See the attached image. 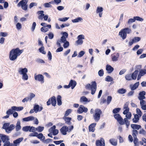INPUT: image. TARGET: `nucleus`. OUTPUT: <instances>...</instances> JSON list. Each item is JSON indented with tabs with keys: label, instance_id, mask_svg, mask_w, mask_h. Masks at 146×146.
Returning a JSON list of instances; mask_svg holds the SVG:
<instances>
[{
	"label": "nucleus",
	"instance_id": "obj_1",
	"mask_svg": "<svg viewBox=\"0 0 146 146\" xmlns=\"http://www.w3.org/2000/svg\"><path fill=\"white\" fill-rule=\"evenodd\" d=\"M22 53V50H20L18 48L12 50L9 53L10 60L11 61H15Z\"/></svg>",
	"mask_w": 146,
	"mask_h": 146
},
{
	"label": "nucleus",
	"instance_id": "obj_2",
	"mask_svg": "<svg viewBox=\"0 0 146 146\" xmlns=\"http://www.w3.org/2000/svg\"><path fill=\"white\" fill-rule=\"evenodd\" d=\"M85 88L87 89H90L91 91V94L94 95L97 89L96 83L95 81L92 82L91 84H87Z\"/></svg>",
	"mask_w": 146,
	"mask_h": 146
},
{
	"label": "nucleus",
	"instance_id": "obj_3",
	"mask_svg": "<svg viewBox=\"0 0 146 146\" xmlns=\"http://www.w3.org/2000/svg\"><path fill=\"white\" fill-rule=\"evenodd\" d=\"M15 125L13 124L10 125L9 123H5L3 125L2 128L5 129V132L7 133H9L14 129Z\"/></svg>",
	"mask_w": 146,
	"mask_h": 146
},
{
	"label": "nucleus",
	"instance_id": "obj_4",
	"mask_svg": "<svg viewBox=\"0 0 146 146\" xmlns=\"http://www.w3.org/2000/svg\"><path fill=\"white\" fill-rule=\"evenodd\" d=\"M73 128V125H71L69 128L66 126H64L61 128L60 131L62 135H65L67 134V132H70Z\"/></svg>",
	"mask_w": 146,
	"mask_h": 146
},
{
	"label": "nucleus",
	"instance_id": "obj_5",
	"mask_svg": "<svg viewBox=\"0 0 146 146\" xmlns=\"http://www.w3.org/2000/svg\"><path fill=\"white\" fill-rule=\"evenodd\" d=\"M102 113V111L99 109H97L95 110L94 113L93 115V117L95 122H97L99 121Z\"/></svg>",
	"mask_w": 146,
	"mask_h": 146
},
{
	"label": "nucleus",
	"instance_id": "obj_6",
	"mask_svg": "<svg viewBox=\"0 0 146 146\" xmlns=\"http://www.w3.org/2000/svg\"><path fill=\"white\" fill-rule=\"evenodd\" d=\"M33 120H34L35 124L36 125L38 124V119L33 116H30L22 119L23 122L29 121Z\"/></svg>",
	"mask_w": 146,
	"mask_h": 146
},
{
	"label": "nucleus",
	"instance_id": "obj_7",
	"mask_svg": "<svg viewBox=\"0 0 146 146\" xmlns=\"http://www.w3.org/2000/svg\"><path fill=\"white\" fill-rule=\"evenodd\" d=\"M15 128L16 131V132L15 133V135L16 136L20 135L21 134L20 131L21 129V121L19 119L17 121Z\"/></svg>",
	"mask_w": 146,
	"mask_h": 146
},
{
	"label": "nucleus",
	"instance_id": "obj_8",
	"mask_svg": "<svg viewBox=\"0 0 146 146\" xmlns=\"http://www.w3.org/2000/svg\"><path fill=\"white\" fill-rule=\"evenodd\" d=\"M125 115L126 118L124 119L123 121L125 124L127 128H128L130 125V122L128 120L131 119L132 115L131 113L129 111Z\"/></svg>",
	"mask_w": 146,
	"mask_h": 146
},
{
	"label": "nucleus",
	"instance_id": "obj_9",
	"mask_svg": "<svg viewBox=\"0 0 146 146\" xmlns=\"http://www.w3.org/2000/svg\"><path fill=\"white\" fill-rule=\"evenodd\" d=\"M28 0H22L21 1L17 4L18 7L21 6L22 9L26 10L27 9V4Z\"/></svg>",
	"mask_w": 146,
	"mask_h": 146
},
{
	"label": "nucleus",
	"instance_id": "obj_10",
	"mask_svg": "<svg viewBox=\"0 0 146 146\" xmlns=\"http://www.w3.org/2000/svg\"><path fill=\"white\" fill-rule=\"evenodd\" d=\"M113 116L117 120V121L120 125H123L125 124L123 119L119 114H115L113 115Z\"/></svg>",
	"mask_w": 146,
	"mask_h": 146
},
{
	"label": "nucleus",
	"instance_id": "obj_11",
	"mask_svg": "<svg viewBox=\"0 0 146 146\" xmlns=\"http://www.w3.org/2000/svg\"><path fill=\"white\" fill-rule=\"evenodd\" d=\"M88 110V109L85 107L83 105H81L80 106L77 110V112L79 113H81L83 112L86 113Z\"/></svg>",
	"mask_w": 146,
	"mask_h": 146
},
{
	"label": "nucleus",
	"instance_id": "obj_12",
	"mask_svg": "<svg viewBox=\"0 0 146 146\" xmlns=\"http://www.w3.org/2000/svg\"><path fill=\"white\" fill-rule=\"evenodd\" d=\"M35 79L36 80L40 82L41 84L43 83L44 82V77L41 74H39L37 75L35 74Z\"/></svg>",
	"mask_w": 146,
	"mask_h": 146
},
{
	"label": "nucleus",
	"instance_id": "obj_13",
	"mask_svg": "<svg viewBox=\"0 0 146 146\" xmlns=\"http://www.w3.org/2000/svg\"><path fill=\"white\" fill-rule=\"evenodd\" d=\"M78 40L76 41V43L78 45H81L82 44L83 41L82 39H84V36L83 35H80L77 37Z\"/></svg>",
	"mask_w": 146,
	"mask_h": 146
},
{
	"label": "nucleus",
	"instance_id": "obj_14",
	"mask_svg": "<svg viewBox=\"0 0 146 146\" xmlns=\"http://www.w3.org/2000/svg\"><path fill=\"white\" fill-rule=\"evenodd\" d=\"M23 137H21L13 141V143H12L13 146H17L19 145L20 143L23 140Z\"/></svg>",
	"mask_w": 146,
	"mask_h": 146
},
{
	"label": "nucleus",
	"instance_id": "obj_15",
	"mask_svg": "<svg viewBox=\"0 0 146 146\" xmlns=\"http://www.w3.org/2000/svg\"><path fill=\"white\" fill-rule=\"evenodd\" d=\"M97 146H105L104 140L103 138H101L100 140H97L96 141Z\"/></svg>",
	"mask_w": 146,
	"mask_h": 146
},
{
	"label": "nucleus",
	"instance_id": "obj_16",
	"mask_svg": "<svg viewBox=\"0 0 146 146\" xmlns=\"http://www.w3.org/2000/svg\"><path fill=\"white\" fill-rule=\"evenodd\" d=\"M61 37L60 41L64 43L67 41L66 38L68 37V34L66 32H64L63 33Z\"/></svg>",
	"mask_w": 146,
	"mask_h": 146
},
{
	"label": "nucleus",
	"instance_id": "obj_17",
	"mask_svg": "<svg viewBox=\"0 0 146 146\" xmlns=\"http://www.w3.org/2000/svg\"><path fill=\"white\" fill-rule=\"evenodd\" d=\"M141 40V38L139 37H134L131 40H130L129 42V45L131 46L134 43H136L138 42Z\"/></svg>",
	"mask_w": 146,
	"mask_h": 146
},
{
	"label": "nucleus",
	"instance_id": "obj_18",
	"mask_svg": "<svg viewBox=\"0 0 146 146\" xmlns=\"http://www.w3.org/2000/svg\"><path fill=\"white\" fill-rule=\"evenodd\" d=\"M146 74V70L143 69L140 70L139 74L138 75L137 80H139L141 76H143Z\"/></svg>",
	"mask_w": 146,
	"mask_h": 146
},
{
	"label": "nucleus",
	"instance_id": "obj_19",
	"mask_svg": "<svg viewBox=\"0 0 146 146\" xmlns=\"http://www.w3.org/2000/svg\"><path fill=\"white\" fill-rule=\"evenodd\" d=\"M119 56V54L118 53H116L115 54H112L111 55V60L113 62H116L118 60V58Z\"/></svg>",
	"mask_w": 146,
	"mask_h": 146
},
{
	"label": "nucleus",
	"instance_id": "obj_20",
	"mask_svg": "<svg viewBox=\"0 0 146 146\" xmlns=\"http://www.w3.org/2000/svg\"><path fill=\"white\" fill-rule=\"evenodd\" d=\"M129 104V102H126L124 105L123 109H125L124 111L123 112V113L125 115L129 111V109L128 107Z\"/></svg>",
	"mask_w": 146,
	"mask_h": 146
},
{
	"label": "nucleus",
	"instance_id": "obj_21",
	"mask_svg": "<svg viewBox=\"0 0 146 146\" xmlns=\"http://www.w3.org/2000/svg\"><path fill=\"white\" fill-rule=\"evenodd\" d=\"M18 72L19 74L21 75H23L27 73L28 72V70L27 68H20L18 70Z\"/></svg>",
	"mask_w": 146,
	"mask_h": 146
},
{
	"label": "nucleus",
	"instance_id": "obj_22",
	"mask_svg": "<svg viewBox=\"0 0 146 146\" xmlns=\"http://www.w3.org/2000/svg\"><path fill=\"white\" fill-rule=\"evenodd\" d=\"M90 101V99H88L84 96L81 97L80 99V102L84 104H86L87 102H89Z\"/></svg>",
	"mask_w": 146,
	"mask_h": 146
},
{
	"label": "nucleus",
	"instance_id": "obj_23",
	"mask_svg": "<svg viewBox=\"0 0 146 146\" xmlns=\"http://www.w3.org/2000/svg\"><path fill=\"white\" fill-rule=\"evenodd\" d=\"M119 35L123 39H125L127 36V34L124 31L123 29H122L121 31L119 32Z\"/></svg>",
	"mask_w": 146,
	"mask_h": 146
},
{
	"label": "nucleus",
	"instance_id": "obj_24",
	"mask_svg": "<svg viewBox=\"0 0 146 146\" xmlns=\"http://www.w3.org/2000/svg\"><path fill=\"white\" fill-rule=\"evenodd\" d=\"M34 110L36 113L38 111H40L42 110L43 109L42 106H39L38 105H35L34 106Z\"/></svg>",
	"mask_w": 146,
	"mask_h": 146
},
{
	"label": "nucleus",
	"instance_id": "obj_25",
	"mask_svg": "<svg viewBox=\"0 0 146 146\" xmlns=\"http://www.w3.org/2000/svg\"><path fill=\"white\" fill-rule=\"evenodd\" d=\"M146 93L144 91H142L140 92L139 94L138 98L139 99H145V96Z\"/></svg>",
	"mask_w": 146,
	"mask_h": 146
},
{
	"label": "nucleus",
	"instance_id": "obj_26",
	"mask_svg": "<svg viewBox=\"0 0 146 146\" xmlns=\"http://www.w3.org/2000/svg\"><path fill=\"white\" fill-rule=\"evenodd\" d=\"M0 137L3 142H5L6 141H8L9 140L8 136L4 135L2 134H0Z\"/></svg>",
	"mask_w": 146,
	"mask_h": 146
},
{
	"label": "nucleus",
	"instance_id": "obj_27",
	"mask_svg": "<svg viewBox=\"0 0 146 146\" xmlns=\"http://www.w3.org/2000/svg\"><path fill=\"white\" fill-rule=\"evenodd\" d=\"M96 123H93L91 124L89 127V131L93 132L94 131L95 129L94 127H95Z\"/></svg>",
	"mask_w": 146,
	"mask_h": 146
},
{
	"label": "nucleus",
	"instance_id": "obj_28",
	"mask_svg": "<svg viewBox=\"0 0 146 146\" xmlns=\"http://www.w3.org/2000/svg\"><path fill=\"white\" fill-rule=\"evenodd\" d=\"M44 11H38L37 12V13L39 15L38 18L40 20H42L43 19V17L44 16Z\"/></svg>",
	"mask_w": 146,
	"mask_h": 146
},
{
	"label": "nucleus",
	"instance_id": "obj_29",
	"mask_svg": "<svg viewBox=\"0 0 146 146\" xmlns=\"http://www.w3.org/2000/svg\"><path fill=\"white\" fill-rule=\"evenodd\" d=\"M106 70L109 73H111L113 70V68L109 65H107L106 68Z\"/></svg>",
	"mask_w": 146,
	"mask_h": 146
},
{
	"label": "nucleus",
	"instance_id": "obj_30",
	"mask_svg": "<svg viewBox=\"0 0 146 146\" xmlns=\"http://www.w3.org/2000/svg\"><path fill=\"white\" fill-rule=\"evenodd\" d=\"M109 142L113 146H116L117 144V140L115 139L111 138L109 140Z\"/></svg>",
	"mask_w": 146,
	"mask_h": 146
},
{
	"label": "nucleus",
	"instance_id": "obj_31",
	"mask_svg": "<svg viewBox=\"0 0 146 146\" xmlns=\"http://www.w3.org/2000/svg\"><path fill=\"white\" fill-rule=\"evenodd\" d=\"M69 85L70 87H71L72 89H73L76 84V82L75 81H73L72 80H71L69 83Z\"/></svg>",
	"mask_w": 146,
	"mask_h": 146
},
{
	"label": "nucleus",
	"instance_id": "obj_32",
	"mask_svg": "<svg viewBox=\"0 0 146 146\" xmlns=\"http://www.w3.org/2000/svg\"><path fill=\"white\" fill-rule=\"evenodd\" d=\"M139 82H137L135 83L133 85H130V88L131 90H135L136 88H137L139 85Z\"/></svg>",
	"mask_w": 146,
	"mask_h": 146
},
{
	"label": "nucleus",
	"instance_id": "obj_33",
	"mask_svg": "<svg viewBox=\"0 0 146 146\" xmlns=\"http://www.w3.org/2000/svg\"><path fill=\"white\" fill-rule=\"evenodd\" d=\"M64 120L65 121V123L67 124L68 125H70L72 123L70 121L71 120V118L69 117H64Z\"/></svg>",
	"mask_w": 146,
	"mask_h": 146
},
{
	"label": "nucleus",
	"instance_id": "obj_34",
	"mask_svg": "<svg viewBox=\"0 0 146 146\" xmlns=\"http://www.w3.org/2000/svg\"><path fill=\"white\" fill-rule=\"evenodd\" d=\"M131 127L133 129H136L139 130V129H141V126L139 125H138L136 124H131Z\"/></svg>",
	"mask_w": 146,
	"mask_h": 146
},
{
	"label": "nucleus",
	"instance_id": "obj_35",
	"mask_svg": "<svg viewBox=\"0 0 146 146\" xmlns=\"http://www.w3.org/2000/svg\"><path fill=\"white\" fill-rule=\"evenodd\" d=\"M140 117L137 114H135L134 115V118L132 119V121L133 123H137L139 120V117Z\"/></svg>",
	"mask_w": 146,
	"mask_h": 146
},
{
	"label": "nucleus",
	"instance_id": "obj_36",
	"mask_svg": "<svg viewBox=\"0 0 146 146\" xmlns=\"http://www.w3.org/2000/svg\"><path fill=\"white\" fill-rule=\"evenodd\" d=\"M138 72V70H136L132 73L131 75L132 79L133 80H135L136 79Z\"/></svg>",
	"mask_w": 146,
	"mask_h": 146
},
{
	"label": "nucleus",
	"instance_id": "obj_37",
	"mask_svg": "<svg viewBox=\"0 0 146 146\" xmlns=\"http://www.w3.org/2000/svg\"><path fill=\"white\" fill-rule=\"evenodd\" d=\"M51 104L53 106H55L56 103V98L55 96H53L51 98Z\"/></svg>",
	"mask_w": 146,
	"mask_h": 146
},
{
	"label": "nucleus",
	"instance_id": "obj_38",
	"mask_svg": "<svg viewBox=\"0 0 146 146\" xmlns=\"http://www.w3.org/2000/svg\"><path fill=\"white\" fill-rule=\"evenodd\" d=\"M61 96L60 95H58L57 97V104L58 106H60L62 104L61 101Z\"/></svg>",
	"mask_w": 146,
	"mask_h": 146
},
{
	"label": "nucleus",
	"instance_id": "obj_39",
	"mask_svg": "<svg viewBox=\"0 0 146 146\" xmlns=\"http://www.w3.org/2000/svg\"><path fill=\"white\" fill-rule=\"evenodd\" d=\"M83 19L82 18L78 17L76 19L72 20V21L73 23H76L81 21Z\"/></svg>",
	"mask_w": 146,
	"mask_h": 146
},
{
	"label": "nucleus",
	"instance_id": "obj_40",
	"mask_svg": "<svg viewBox=\"0 0 146 146\" xmlns=\"http://www.w3.org/2000/svg\"><path fill=\"white\" fill-rule=\"evenodd\" d=\"M36 137L41 140H44L45 139V137L43 136V134L42 133H40L39 134L38 133V135Z\"/></svg>",
	"mask_w": 146,
	"mask_h": 146
},
{
	"label": "nucleus",
	"instance_id": "obj_41",
	"mask_svg": "<svg viewBox=\"0 0 146 146\" xmlns=\"http://www.w3.org/2000/svg\"><path fill=\"white\" fill-rule=\"evenodd\" d=\"M30 126H26L23 127L22 129L23 131L27 132L29 131Z\"/></svg>",
	"mask_w": 146,
	"mask_h": 146
},
{
	"label": "nucleus",
	"instance_id": "obj_42",
	"mask_svg": "<svg viewBox=\"0 0 146 146\" xmlns=\"http://www.w3.org/2000/svg\"><path fill=\"white\" fill-rule=\"evenodd\" d=\"M14 111H20L23 110V107H17L16 106H13Z\"/></svg>",
	"mask_w": 146,
	"mask_h": 146
},
{
	"label": "nucleus",
	"instance_id": "obj_43",
	"mask_svg": "<svg viewBox=\"0 0 146 146\" xmlns=\"http://www.w3.org/2000/svg\"><path fill=\"white\" fill-rule=\"evenodd\" d=\"M126 92V90L123 88L119 89L117 90V92L121 94H123L125 93Z\"/></svg>",
	"mask_w": 146,
	"mask_h": 146
},
{
	"label": "nucleus",
	"instance_id": "obj_44",
	"mask_svg": "<svg viewBox=\"0 0 146 146\" xmlns=\"http://www.w3.org/2000/svg\"><path fill=\"white\" fill-rule=\"evenodd\" d=\"M123 29L124 30V31L125 32L126 34H129L131 33L132 32L131 29L128 28H126L124 29Z\"/></svg>",
	"mask_w": 146,
	"mask_h": 146
},
{
	"label": "nucleus",
	"instance_id": "obj_45",
	"mask_svg": "<svg viewBox=\"0 0 146 146\" xmlns=\"http://www.w3.org/2000/svg\"><path fill=\"white\" fill-rule=\"evenodd\" d=\"M133 134H132L134 139L137 138V135L138 133V131L136 130H133Z\"/></svg>",
	"mask_w": 146,
	"mask_h": 146
},
{
	"label": "nucleus",
	"instance_id": "obj_46",
	"mask_svg": "<svg viewBox=\"0 0 146 146\" xmlns=\"http://www.w3.org/2000/svg\"><path fill=\"white\" fill-rule=\"evenodd\" d=\"M14 110L13 107H12L11 109H9L7 111V114H12L14 112Z\"/></svg>",
	"mask_w": 146,
	"mask_h": 146
},
{
	"label": "nucleus",
	"instance_id": "obj_47",
	"mask_svg": "<svg viewBox=\"0 0 146 146\" xmlns=\"http://www.w3.org/2000/svg\"><path fill=\"white\" fill-rule=\"evenodd\" d=\"M125 78L126 80H130L132 79L131 76V74H127L125 76Z\"/></svg>",
	"mask_w": 146,
	"mask_h": 146
},
{
	"label": "nucleus",
	"instance_id": "obj_48",
	"mask_svg": "<svg viewBox=\"0 0 146 146\" xmlns=\"http://www.w3.org/2000/svg\"><path fill=\"white\" fill-rule=\"evenodd\" d=\"M113 79L110 76H107L105 78V80L108 82H111L113 81Z\"/></svg>",
	"mask_w": 146,
	"mask_h": 146
},
{
	"label": "nucleus",
	"instance_id": "obj_49",
	"mask_svg": "<svg viewBox=\"0 0 146 146\" xmlns=\"http://www.w3.org/2000/svg\"><path fill=\"white\" fill-rule=\"evenodd\" d=\"M103 11V8L102 7H98L97 8L96 12L97 13H101Z\"/></svg>",
	"mask_w": 146,
	"mask_h": 146
},
{
	"label": "nucleus",
	"instance_id": "obj_50",
	"mask_svg": "<svg viewBox=\"0 0 146 146\" xmlns=\"http://www.w3.org/2000/svg\"><path fill=\"white\" fill-rule=\"evenodd\" d=\"M39 50L40 52L44 54H45L46 52L44 51V47L43 46L41 47L39 49Z\"/></svg>",
	"mask_w": 146,
	"mask_h": 146
},
{
	"label": "nucleus",
	"instance_id": "obj_51",
	"mask_svg": "<svg viewBox=\"0 0 146 146\" xmlns=\"http://www.w3.org/2000/svg\"><path fill=\"white\" fill-rule=\"evenodd\" d=\"M134 18L135 19V20L139 21H143V19L139 16H135L134 17Z\"/></svg>",
	"mask_w": 146,
	"mask_h": 146
},
{
	"label": "nucleus",
	"instance_id": "obj_52",
	"mask_svg": "<svg viewBox=\"0 0 146 146\" xmlns=\"http://www.w3.org/2000/svg\"><path fill=\"white\" fill-rule=\"evenodd\" d=\"M56 127L55 125H53L48 130V131L50 133H52L56 129Z\"/></svg>",
	"mask_w": 146,
	"mask_h": 146
},
{
	"label": "nucleus",
	"instance_id": "obj_53",
	"mask_svg": "<svg viewBox=\"0 0 146 146\" xmlns=\"http://www.w3.org/2000/svg\"><path fill=\"white\" fill-rule=\"evenodd\" d=\"M138 140L137 138L134 139L133 143L135 144V146H139V144L138 142Z\"/></svg>",
	"mask_w": 146,
	"mask_h": 146
},
{
	"label": "nucleus",
	"instance_id": "obj_54",
	"mask_svg": "<svg viewBox=\"0 0 146 146\" xmlns=\"http://www.w3.org/2000/svg\"><path fill=\"white\" fill-rule=\"evenodd\" d=\"M35 96V95L33 93H31L30 94L29 97H28L29 98V100L31 101L32 99L34 98Z\"/></svg>",
	"mask_w": 146,
	"mask_h": 146
},
{
	"label": "nucleus",
	"instance_id": "obj_55",
	"mask_svg": "<svg viewBox=\"0 0 146 146\" xmlns=\"http://www.w3.org/2000/svg\"><path fill=\"white\" fill-rule=\"evenodd\" d=\"M28 76L27 73L22 75V79L24 80H27L28 79Z\"/></svg>",
	"mask_w": 146,
	"mask_h": 146
},
{
	"label": "nucleus",
	"instance_id": "obj_56",
	"mask_svg": "<svg viewBox=\"0 0 146 146\" xmlns=\"http://www.w3.org/2000/svg\"><path fill=\"white\" fill-rule=\"evenodd\" d=\"M121 110V108H116L114 109L113 110V113H117L119 112Z\"/></svg>",
	"mask_w": 146,
	"mask_h": 146
},
{
	"label": "nucleus",
	"instance_id": "obj_57",
	"mask_svg": "<svg viewBox=\"0 0 146 146\" xmlns=\"http://www.w3.org/2000/svg\"><path fill=\"white\" fill-rule=\"evenodd\" d=\"M4 143L3 146H13L12 143H11L9 141H7Z\"/></svg>",
	"mask_w": 146,
	"mask_h": 146
},
{
	"label": "nucleus",
	"instance_id": "obj_58",
	"mask_svg": "<svg viewBox=\"0 0 146 146\" xmlns=\"http://www.w3.org/2000/svg\"><path fill=\"white\" fill-rule=\"evenodd\" d=\"M36 131H38V132H40L44 130V127L39 126L36 128Z\"/></svg>",
	"mask_w": 146,
	"mask_h": 146
},
{
	"label": "nucleus",
	"instance_id": "obj_59",
	"mask_svg": "<svg viewBox=\"0 0 146 146\" xmlns=\"http://www.w3.org/2000/svg\"><path fill=\"white\" fill-rule=\"evenodd\" d=\"M112 100V97L111 96H108L107 100V105H108L111 102Z\"/></svg>",
	"mask_w": 146,
	"mask_h": 146
},
{
	"label": "nucleus",
	"instance_id": "obj_60",
	"mask_svg": "<svg viewBox=\"0 0 146 146\" xmlns=\"http://www.w3.org/2000/svg\"><path fill=\"white\" fill-rule=\"evenodd\" d=\"M71 111L72 110L70 109H69L67 110L65 113L64 114V117H66L68 116L69 113L71 112Z\"/></svg>",
	"mask_w": 146,
	"mask_h": 146
},
{
	"label": "nucleus",
	"instance_id": "obj_61",
	"mask_svg": "<svg viewBox=\"0 0 146 146\" xmlns=\"http://www.w3.org/2000/svg\"><path fill=\"white\" fill-rule=\"evenodd\" d=\"M135 21V19L134 18L133 19L131 18L128 20V24H130L134 22Z\"/></svg>",
	"mask_w": 146,
	"mask_h": 146
},
{
	"label": "nucleus",
	"instance_id": "obj_62",
	"mask_svg": "<svg viewBox=\"0 0 146 146\" xmlns=\"http://www.w3.org/2000/svg\"><path fill=\"white\" fill-rule=\"evenodd\" d=\"M136 112L137 113L139 117H141L142 115V113L141 111V110H140L138 108H137Z\"/></svg>",
	"mask_w": 146,
	"mask_h": 146
},
{
	"label": "nucleus",
	"instance_id": "obj_63",
	"mask_svg": "<svg viewBox=\"0 0 146 146\" xmlns=\"http://www.w3.org/2000/svg\"><path fill=\"white\" fill-rule=\"evenodd\" d=\"M47 56L48 59L49 60H51L52 59V56L51 53L50 51L48 52L47 54Z\"/></svg>",
	"mask_w": 146,
	"mask_h": 146
},
{
	"label": "nucleus",
	"instance_id": "obj_64",
	"mask_svg": "<svg viewBox=\"0 0 146 146\" xmlns=\"http://www.w3.org/2000/svg\"><path fill=\"white\" fill-rule=\"evenodd\" d=\"M36 128H35L33 126H30L29 132H34V131H36Z\"/></svg>",
	"mask_w": 146,
	"mask_h": 146
}]
</instances>
